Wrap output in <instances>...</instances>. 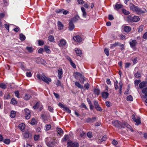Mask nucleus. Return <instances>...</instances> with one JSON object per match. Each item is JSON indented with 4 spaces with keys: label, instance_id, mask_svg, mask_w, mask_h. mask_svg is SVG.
<instances>
[{
    "label": "nucleus",
    "instance_id": "nucleus-1",
    "mask_svg": "<svg viewBox=\"0 0 147 147\" xmlns=\"http://www.w3.org/2000/svg\"><path fill=\"white\" fill-rule=\"evenodd\" d=\"M37 77L39 80H42L44 82L49 84L51 81V80L49 78H47L46 76L44 74L41 75L38 74L37 75Z\"/></svg>",
    "mask_w": 147,
    "mask_h": 147
},
{
    "label": "nucleus",
    "instance_id": "nucleus-2",
    "mask_svg": "<svg viewBox=\"0 0 147 147\" xmlns=\"http://www.w3.org/2000/svg\"><path fill=\"white\" fill-rule=\"evenodd\" d=\"M123 122H122L117 120H115L112 121V124L113 125L119 129L124 128Z\"/></svg>",
    "mask_w": 147,
    "mask_h": 147
},
{
    "label": "nucleus",
    "instance_id": "nucleus-3",
    "mask_svg": "<svg viewBox=\"0 0 147 147\" xmlns=\"http://www.w3.org/2000/svg\"><path fill=\"white\" fill-rule=\"evenodd\" d=\"M127 19L129 22H137L140 20V18L138 16H135L132 17L131 16L129 15L127 17Z\"/></svg>",
    "mask_w": 147,
    "mask_h": 147
},
{
    "label": "nucleus",
    "instance_id": "nucleus-4",
    "mask_svg": "<svg viewBox=\"0 0 147 147\" xmlns=\"http://www.w3.org/2000/svg\"><path fill=\"white\" fill-rule=\"evenodd\" d=\"M130 47L132 48L134 51L136 50V46L137 43V41L135 40H132L131 41H130L129 42Z\"/></svg>",
    "mask_w": 147,
    "mask_h": 147
},
{
    "label": "nucleus",
    "instance_id": "nucleus-5",
    "mask_svg": "<svg viewBox=\"0 0 147 147\" xmlns=\"http://www.w3.org/2000/svg\"><path fill=\"white\" fill-rule=\"evenodd\" d=\"M25 112V117L27 119H29L30 117V112L28 109H24Z\"/></svg>",
    "mask_w": 147,
    "mask_h": 147
},
{
    "label": "nucleus",
    "instance_id": "nucleus-6",
    "mask_svg": "<svg viewBox=\"0 0 147 147\" xmlns=\"http://www.w3.org/2000/svg\"><path fill=\"white\" fill-rule=\"evenodd\" d=\"M67 146L69 147H78L79 144L78 143L74 142H68Z\"/></svg>",
    "mask_w": 147,
    "mask_h": 147
},
{
    "label": "nucleus",
    "instance_id": "nucleus-7",
    "mask_svg": "<svg viewBox=\"0 0 147 147\" xmlns=\"http://www.w3.org/2000/svg\"><path fill=\"white\" fill-rule=\"evenodd\" d=\"M67 42L64 39H62L60 40L58 45L60 47H63L67 45Z\"/></svg>",
    "mask_w": 147,
    "mask_h": 147
},
{
    "label": "nucleus",
    "instance_id": "nucleus-8",
    "mask_svg": "<svg viewBox=\"0 0 147 147\" xmlns=\"http://www.w3.org/2000/svg\"><path fill=\"white\" fill-rule=\"evenodd\" d=\"M123 125L124 128L126 127L129 129V130L131 131L132 132H134V130L132 128L131 126L129 124H128L127 122L124 121L123 122Z\"/></svg>",
    "mask_w": 147,
    "mask_h": 147
},
{
    "label": "nucleus",
    "instance_id": "nucleus-9",
    "mask_svg": "<svg viewBox=\"0 0 147 147\" xmlns=\"http://www.w3.org/2000/svg\"><path fill=\"white\" fill-rule=\"evenodd\" d=\"M24 137L26 138H31L32 137V134L30 133L28 131H25L23 134Z\"/></svg>",
    "mask_w": 147,
    "mask_h": 147
},
{
    "label": "nucleus",
    "instance_id": "nucleus-10",
    "mask_svg": "<svg viewBox=\"0 0 147 147\" xmlns=\"http://www.w3.org/2000/svg\"><path fill=\"white\" fill-rule=\"evenodd\" d=\"M35 61L36 62L39 64H43L44 63V60L40 57L37 58L35 59Z\"/></svg>",
    "mask_w": 147,
    "mask_h": 147
},
{
    "label": "nucleus",
    "instance_id": "nucleus-11",
    "mask_svg": "<svg viewBox=\"0 0 147 147\" xmlns=\"http://www.w3.org/2000/svg\"><path fill=\"white\" fill-rule=\"evenodd\" d=\"M96 117H94L92 118H88L86 119V121L87 123H93L96 120Z\"/></svg>",
    "mask_w": 147,
    "mask_h": 147
},
{
    "label": "nucleus",
    "instance_id": "nucleus-12",
    "mask_svg": "<svg viewBox=\"0 0 147 147\" xmlns=\"http://www.w3.org/2000/svg\"><path fill=\"white\" fill-rule=\"evenodd\" d=\"M74 40L77 42H80L82 40V38L79 35L75 36L73 37Z\"/></svg>",
    "mask_w": 147,
    "mask_h": 147
},
{
    "label": "nucleus",
    "instance_id": "nucleus-13",
    "mask_svg": "<svg viewBox=\"0 0 147 147\" xmlns=\"http://www.w3.org/2000/svg\"><path fill=\"white\" fill-rule=\"evenodd\" d=\"M80 18L79 16L78 15H77L74 16V17L70 19L69 20L73 22V23H75L78 21Z\"/></svg>",
    "mask_w": 147,
    "mask_h": 147
},
{
    "label": "nucleus",
    "instance_id": "nucleus-14",
    "mask_svg": "<svg viewBox=\"0 0 147 147\" xmlns=\"http://www.w3.org/2000/svg\"><path fill=\"white\" fill-rule=\"evenodd\" d=\"M75 26L73 24V22L69 20V29L70 31H72L74 28Z\"/></svg>",
    "mask_w": 147,
    "mask_h": 147
},
{
    "label": "nucleus",
    "instance_id": "nucleus-15",
    "mask_svg": "<svg viewBox=\"0 0 147 147\" xmlns=\"http://www.w3.org/2000/svg\"><path fill=\"white\" fill-rule=\"evenodd\" d=\"M138 13H144V12L138 7L136 6L134 11Z\"/></svg>",
    "mask_w": 147,
    "mask_h": 147
},
{
    "label": "nucleus",
    "instance_id": "nucleus-16",
    "mask_svg": "<svg viewBox=\"0 0 147 147\" xmlns=\"http://www.w3.org/2000/svg\"><path fill=\"white\" fill-rule=\"evenodd\" d=\"M57 24L58 29L59 30H61L63 29L64 26L61 22L58 21L57 22Z\"/></svg>",
    "mask_w": 147,
    "mask_h": 147
},
{
    "label": "nucleus",
    "instance_id": "nucleus-17",
    "mask_svg": "<svg viewBox=\"0 0 147 147\" xmlns=\"http://www.w3.org/2000/svg\"><path fill=\"white\" fill-rule=\"evenodd\" d=\"M123 7V5L122 4H119L117 3L115 5L114 9L116 10L122 8Z\"/></svg>",
    "mask_w": 147,
    "mask_h": 147
},
{
    "label": "nucleus",
    "instance_id": "nucleus-18",
    "mask_svg": "<svg viewBox=\"0 0 147 147\" xmlns=\"http://www.w3.org/2000/svg\"><path fill=\"white\" fill-rule=\"evenodd\" d=\"M121 43L119 42H115V43L113 44H111L110 45V48L111 49H112L113 48L117 46H119Z\"/></svg>",
    "mask_w": 147,
    "mask_h": 147
},
{
    "label": "nucleus",
    "instance_id": "nucleus-19",
    "mask_svg": "<svg viewBox=\"0 0 147 147\" xmlns=\"http://www.w3.org/2000/svg\"><path fill=\"white\" fill-rule=\"evenodd\" d=\"M147 83L146 81H143L141 82L139 84V87L140 88L142 89L145 87Z\"/></svg>",
    "mask_w": 147,
    "mask_h": 147
},
{
    "label": "nucleus",
    "instance_id": "nucleus-20",
    "mask_svg": "<svg viewBox=\"0 0 147 147\" xmlns=\"http://www.w3.org/2000/svg\"><path fill=\"white\" fill-rule=\"evenodd\" d=\"M75 51L76 52L77 56H81L82 55V51L79 49L76 48L75 49Z\"/></svg>",
    "mask_w": 147,
    "mask_h": 147
},
{
    "label": "nucleus",
    "instance_id": "nucleus-21",
    "mask_svg": "<svg viewBox=\"0 0 147 147\" xmlns=\"http://www.w3.org/2000/svg\"><path fill=\"white\" fill-rule=\"evenodd\" d=\"M58 77L59 79H61L62 77V75L63 74L62 70L61 68H59L58 70Z\"/></svg>",
    "mask_w": 147,
    "mask_h": 147
},
{
    "label": "nucleus",
    "instance_id": "nucleus-22",
    "mask_svg": "<svg viewBox=\"0 0 147 147\" xmlns=\"http://www.w3.org/2000/svg\"><path fill=\"white\" fill-rule=\"evenodd\" d=\"M123 29L125 32L127 33L130 32L131 30V27L127 26H124Z\"/></svg>",
    "mask_w": 147,
    "mask_h": 147
},
{
    "label": "nucleus",
    "instance_id": "nucleus-23",
    "mask_svg": "<svg viewBox=\"0 0 147 147\" xmlns=\"http://www.w3.org/2000/svg\"><path fill=\"white\" fill-rule=\"evenodd\" d=\"M75 84L76 86L78 88L82 89L84 88L83 86L81 85L79 82H76L75 83Z\"/></svg>",
    "mask_w": 147,
    "mask_h": 147
},
{
    "label": "nucleus",
    "instance_id": "nucleus-24",
    "mask_svg": "<svg viewBox=\"0 0 147 147\" xmlns=\"http://www.w3.org/2000/svg\"><path fill=\"white\" fill-rule=\"evenodd\" d=\"M49 47L48 46L45 45L44 46V50L47 53H50L51 52V51L49 49Z\"/></svg>",
    "mask_w": 147,
    "mask_h": 147
},
{
    "label": "nucleus",
    "instance_id": "nucleus-25",
    "mask_svg": "<svg viewBox=\"0 0 147 147\" xmlns=\"http://www.w3.org/2000/svg\"><path fill=\"white\" fill-rule=\"evenodd\" d=\"M18 126L19 128L22 131H24L25 126V124L24 123H22L20 124Z\"/></svg>",
    "mask_w": 147,
    "mask_h": 147
},
{
    "label": "nucleus",
    "instance_id": "nucleus-26",
    "mask_svg": "<svg viewBox=\"0 0 147 147\" xmlns=\"http://www.w3.org/2000/svg\"><path fill=\"white\" fill-rule=\"evenodd\" d=\"M109 95V94L107 92H104L102 93V96L104 98H107Z\"/></svg>",
    "mask_w": 147,
    "mask_h": 147
},
{
    "label": "nucleus",
    "instance_id": "nucleus-27",
    "mask_svg": "<svg viewBox=\"0 0 147 147\" xmlns=\"http://www.w3.org/2000/svg\"><path fill=\"white\" fill-rule=\"evenodd\" d=\"M57 132L58 134L60 135H62L63 133V131L62 129L61 128H57Z\"/></svg>",
    "mask_w": 147,
    "mask_h": 147
},
{
    "label": "nucleus",
    "instance_id": "nucleus-28",
    "mask_svg": "<svg viewBox=\"0 0 147 147\" xmlns=\"http://www.w3.org/2000/svg\"><path fill=\"white\" fill-rule=\"evenodd\" d=\"M31 97V96L30 94H25L23 98L25 100H27L29 99Z\"/></svg>",
    "mask_w": 147,
    "mask_h": 147
},
{
    "label": "nucleus",
    "instance_id": "nucleus-29",
    "mask_svg": "<svg viewBox=\"0 0 147 147\" xmlns=\"http://www.w3.org/2000/svg\"><path fill=\"white\" fill-rule=\"evenodd\" d=\"M134 121L136 123V125H137L140 124L141 123L140 119V117H138L137 118H136V119H135Z\"/></svg>",
    "mask_w": 147,
    "mask_h": 147
},
{
    "label": "nucleus",
    "instance_id": "nucleus-30",
    "mask_svg": "<svg viewBox=\"0 0 147 147\" xmlns=\"http://www.w3.org/2000/svg\"><path fill=\"white\" fill-rule=\"evenodd\" d=\"M81 9L82 12V15L84 17H86L87 15V13L85 10L84 8L83 7H81Z\"/></svg>",
    "mask_w": 147,
    "mask_h": 147
},
{
    "label": "nucleus",
    "instance_id": "nucleus-31",
    "mask_svg": "<svg viewBox=\"0 0 147 147\" xmlns=\"http://www.w3.org/2000/svg\"><path fill=\"white\" fill-rule=\"evenodd\" d=\"M10 103L11 104L13 105L16 104L18 103L16 101L15 98H12Z\"/></svg>",
    "mask_w": 147,
    "mask_h": 147
},
{
    "label": "nucleus",
    "instance_id": "nucleus-32",
    "mask_svg": "<svg viewBox=\"0 0 147 147\" xmlns=\"http://www.w3.org/2000/svg\"><path fill=\"white\" fill-rule=\"evenodd\" d=\"M119 93L121 94L122 93V89L123 86V83L121 81H120L119 82Z\"/></svg>",
    "mask_w": 147,
    "mask_h": 147
},
{
    "label": "nucleus",
    "instance_id": "nucleus-33",
    "mask_svg": "<svg viewBox=\"0 0 147 147\" xmlns=\"http://www.w3.org/2000/svg\"><path fill=\"white\" fill-rule=\"evenodd\" d=\"M20 39L21 40H24L25 39V36L23 35L22 34H20Z\"/></svg>",
    "mask_w": 147,
    "mask_h": 147
},
{
    "label": "nucleus",
    "instance_id": "nucleus-34",
    "mask_svg": "<svg viewBox=\"0 0 147 147\" xmlns=\"http://www.w3.org/2000/svg\"><path fill=\"white\" fill-rule=\"evenodd\" d=\"M80 138H83L85 133L82 129H80Z\"/></svg>",
    "mask_w": 147,
    "mask_h": 147
},
{
    "label": "nucleus",
    "instance_id": "nucleus-35",
    "mask_svg": "<svg viewBox=\"0 0 147 147\" xmlns=\"http://www.w3.org/2000/svg\"><path fill=\"white\" fill-rule=\"evenodd\" d=\"M51 126L50 124H47L45 126V130L46 131L49 130L51 128Z\"/></svg>",
    "mask_w": 147,
    "mask_h": 147
},
{
    "label": "nucleus",
    "instance_id": "nucleus-36",
    "mask_svg": "<svg viewBox=\"0 0 147 147\" xmlns=\"http://www.w3.org/2000/svg\"><path fill=\"white\" fill-rule=\"evenodd\" d=\"M94 92L95 94L98 96L100 93V90L98 89H94Z\"/></svg>",
    "mask_w": 147,
    "mask_h": 147
},
{
    "label": "nucleus",
    "instance_id": "nucleus-37",
    "mask_svg": "<svg viewBox=\"0 0 147 147\" xmlns=\"http://www.w3.org/2000/svg\"><path fill=\"white\" fill-rule=\"evenodd\" d=\"M129 6L131 9L134 11L135 9V7H136V6L132 3H131L129 5Z\"/></svg>",
    "mask_w": 147,
    "mask_h": 147
},
{
    "label": "nucleus",
    "instance_id": "nucleus-38",
    "mask_svg": "<svg viewBox=\"0 0 147 147\" xmlns=\"http://www.w3.org/2000/svg\"><path fill=\"white\" fill-rule=\"evenodd\" d=\"M142 92L144 94L145 96H147V87L144 88L142 90Z\"/></svg>",
    "mask_w": 147,
    "mask_h": 147
},
{
    "label": "nucleus",
    "instance_id": "nucleus-39",
    "mask_svg": "<svg viewBox=\"0 0 147 147\" xmlns=\"http://www.w3.org/2000/svg\"><path fill=\"white\" fill-rule=\"evenodd\" d=\"M0 87L3 89H5L7 88V86L4 83H1L0 84Z\"/></svg>",
    "mask_w": 147,
    "mask_h": 147
},
{
    "label": "nucleus",
    "instance_id": "nucleus-40",
    "mask_svg": "<svg viewBox=\"0 0 147 147\" xmlns=\"http://www.w3.org/2000/svg\"><path fill=\"white\" fill-rule=\"evenodd\" d=\"M127 101H131L133 100V98L131 95H129L126 98Z\"/></svg>",
    "mask_w": 147,
    "mask_h": 147
},
{
    "label": "nucleus",
    "instance_id": "nucleus-41",
    "mask_svg": "<svg viewBox=\"0 0 147 147\" xmlns=\"http://www.w3.org/2000/svg\"><path fill=\"white\" fill-rule=\"evenodd\" d=\"M48 39L50 42H53L54 40V37L52 35L49 36L48 37Z\"/></svg>",
    "mask_w": 147,
    "mask_h": 147
},
{
    "label": "nucleus",
    "instance_id": "nucleus-42",
    "mask_svg": "<svg viewBox=\"0 0 147 147\" xmlns=\"http://www.w3.org/2000/svg\"><path fill=\"white\" fill-rule=\"evenodd\" d=\"M16 116V112L15 111H12L11 112L10 117L12 118H13Z\"/></svg>",
    "mask_w": 147,
    "mask_h": 147
},
{
    "label": "nucleus",
    "instance_id": "nucleus-43",
    "mask_svg": "<svg viewBox=\"0 0 147 147\" xmlns=\"http://www.w3.org/2000/svg\"><path fill=\"white\" fill-rule=\"evenodd\" d=\"M26 49L30 53L33 51V49L31 47H26Z\"/></svg>",
    "mask_w": 147,
    "mask_h": 147
},
{
    "label": "nucleus",
    "instance_id": "nucleus-44",
    "mask_svg": "<svg viewBox=\"0 0 147 147\" xmlns=\"http://www.w3.org/2000/svg\"><path fill=\"white\" fill-rule=\"evenodd\" d=\"M80 78H81L79 79V80L81 83L83 84L84 83V81L85 80L84 77V76H82V77H81Z\"/></svg>",
    "mask_w": 147,
    "mask_h": 147
},
{
    "label": "nucleus",
    "instance_id": "nucleus-45",
    "mask_svg": "<svg viewBox=\"0 0 147 147\" xmlns=\"http://www.w3.org/2000/svg\"><path fill=\"white\" fill-rule=\"evenodd\" d=\"M134 76L136 78H139L141 76V74L140 72L138 71L135 74Z\"/></svg>",
    "mask_w": 147,
    "mask_h": 147
},
{
    "label": "nucleus",
    "instance_id": "nucleus-46",
    "mask_svg": "<svg viewBox=\"0 0 147 147\" xmlns=\"http://www.w3.org/2000/svg\"><path fill=\"white\" fill-rule=\"evenodd\" d=\"M36 122L35 119L34 118H33L31 121L30 124L32 125H34L35 124Z\"/></svg>",
    "mask_w": 147,
    "mask_h": 147
},
{
    "label": "nucleus",
    "instance_id": "nucleus-47",
    "mask_svg": "<svg viewBox=\"0 0 147 147\" xmlns=\"http://www.w3.org/2000/svg\"><path fill=\"white\" fill-rule=\"evenodd\" d=\"M39 107V103L37 102L33 107L34 109H37Z\"/></svg>",
    "mask_w": 147,
    "mask_h": 147
},
{
    "label": "nucleus",
    "instance_id": "nucleus-48",
    "mask_svg": "<svg viewBox=\"0 0 147 147\" xmlns=\"http://www.w3.org/2000/svg\"><path fill=\"white\" fill-rule=\"evenodd\" d=\"M104 51L105 53L107 56H108L109 55V53L108 49L105 48V49Z\"/></svg>",
    "mask_w": 147,
    "mask_h": 147
},
{
    "label": "nucleus",
    "instance_id": "nucleus-49",
    "mask_svg": "<svg viewBox=\"0 0 147 147\" xmlns=\"http://www.w3.org/2000/svg\"><path fill=\"white\" fill-rule=\"evenodd\" d=\"M44 41L41 40H38V45L39 46H42L44 45Z\"/></svg>",
    "mask_w": 147,
    "mask_h": 147
},
{
    "label": "nucleus",
    "instance_id": "nucleus-50",
    "mask_svg": "<svg viewBox=\"0 0 147 147\" xmlns=\"http://www.w3.org/2000/svg\"><path fill=\"white\" fill-rule=\"evenodd\" d=\"M95 108L98 111H102V109L101 107L99 106V105L98 106H96Z\"/></svg>",
    "mask_w": 147,
    "mask_h": 147
},
{
    "label": "nucleus",
    "instance_id": "nucleus-51",
    "mask_svg": "<svg viewBox=\"0 0 147 147\" xmlns=\"http://www.w3.org/2000/svg\"><path fill=\"white\" fill-rule=\"evenodd\" d=\"M143 28H144L143 25L140 26L138 29V32H141L142 31V30L143 29Z\"/></svg>",
    "mask_w": 147,
    "mask_h": 147
},
{
    "label": "nucleus",
    "instance_id": "nucleus-52",
    "mask_svg": "<svg viewBox=\"0 0 147 147\" xmlns=\"http://www.w3.org/2000/svg\"><path fill=\"white\" fill-rule=\"evenodd\" d=\"M10 95L9 94H6L4 95V98L5 99H7L10 98Z\"/></svg>",
    "mask_w": 147,
    "mask_h": 147
},
{
    "label": "nucleus",
    "instance_id": "nucleus-53",
    "mask_svg": "<svg viewBox=\"0 0 147 147\" xmlns=\"http://www.w3.org/2000/svg\"><path fill=\"white\" fill-rule=\"evenodd\" d=\"M47 146L49 147H52L54 145L53 142H49L47 143Z\"/></svg>",
    "mask_w": 147,
    "mask_h": 147
},
{
    "label": "nucleus",
    "instance_id": "nucleus-54",
    "mask_svg": "<svg viewBox=\"0 0 147 147\" xmlns=\"http://www.w3.org/2000/svg\"><path fill=\"white\" fill-rule=\"evenodd\" d=\"M69 138V136L67 135H65L63 138V140L64 141H66Z\"/></svg>",
    "mask_w": 147,
    "mask_h": 147
},
{
    "label": "nucleus",
    "instance_id": "nucleus-55",
    "mask_svg": "<svg viewBox=\"0 0 147 147\" xmlns=\"http://www.w3.org/2000/svg\"><path fill=\"white\" fill-rule=\"evenodd\" d=\"M15 95L18 98H20L19 93L18 91H16L14 92Z\"/></svg>",
    "mask_w": 147,
    "mask_h": 147
},
{
    "label": "nucleus",
    "instance_id": "nucleus-56",
    "mask_svg": "<svg viewBox=\"0 0 147 147\" xmlns=\"http://www.w3.org/2000/svg\"><path fill=\"white\" fill-rule=\"evenodd\" d=\"M122 11H123V12L125 15H128L130 13L129 11L124 9H123Z\"/></svg>",
    "mask_w": 147,
    "mask_h": 147
},
{
    "label": "nucleus",
    "instance_id": "nucleus-57",
    "mask_svg": "<svg viewBox=\"0 0 147 147\" xmlns=\"http://www.w3.org/2000/svg\"><path fill=\"white\" fill-rule=\"evenodd\" d=\"M89 84L87 83L84 85V87L86 90H88L89 88Z\"/></svg>",
    "mask_w": 147,
    "mask_h": 147
},
{
    "label": "nucleus",
    "instance_id": "nucleus-58",
    "mask_svg": "<svg viewBox=\"0 0 147 147\" xmlns=\"http://www.w3.org/2000/svg\"><path fill=\"white\" fill-rule=\"evenodd\" d=\"M3 142L5 144H9L10 143V140L9 139H5L4 140Z\"/></svg>",
    "mask_w": 147,
    "mask_h": 147
},
{
    "label": "nucleus",
    "instance_id": "nucleus-59",
    "mask_svg": "<svg viewBox=\"0 0 147 147\" xmlns=\"http://www.w3.org/2000/svg\"><path fill=\"white\" fill-rule=\"evenodd\" d=\"M120 47H121V48L120 49V50L121 51H123L125 49L124 48L125 45L123 44H121L120 43V45H119Z\"/></svg>",
    "mask_w": 147,
    "mask_h": 147
},
{
    "label": "nucleus",
    "instance_id": "nucleus-60",
    "mask_svg": "<svg viewBox=\"0 0 147 147\" xmlns=\"http://www.w3.org/2000/svg\"><path fill=\"white\" fill-rule=\"evenodd\" d=\"M108 18L109 20H113L114 18L112 15L109 14L108 16Z\"/></svg>",
    "mask_w": 147,
    "mask_h": 147
},
{
    "label": "nucleus",
    "instance_id": "nucleus-61",
    "mask_svg": "<svg viewBox=\"0 0 147 147\" xmlns=\"http://www.w3.org/2000/svg\"><path fill=\"white\" fill-rule=\"evenodd\" d=\"M71 62H70V64L74 68H76V66L75 63H74L72 60H71Z\"/></svg>",
    "mask_w": 147,
    "mask_h": 147
},
{
    "label": "nucleus",
    "instance_id": "nucleus-62",
    "mask_svg": "<svg viewBox=\"0 0 147 147\" xmlns=\"http://www.w3.org/2000/svg\"><path fill=\"white\" fill-rule=\"evenodd\" d=\"M64 109L65 111L68 112L69 113H71V110L66 106H65V107Z\"/></svg>",
    "mask_w": 147,
    "mask_h": 147
},
{
    "label": "nucleus",
    "instance_id": "nucleus-63",
    "mask_svg": "<svg viewBox=\"0 0 147 147\" xmlns=\"http://www.w3.org/2000/svg\"><path fill=\"white\" fill-rule=\"evenodd\" d=\"M58 105L61 108H62L63 109L65 108V107L66 106L65 105L63 104L60 102L58 104Z\"/></svg>",
    "mask_w": 147,
    "mask_h": 147
},
{
    "label": "nucleus",
    "instance_id": "nucleus-64",
    "mask_svg": "<svg viewBox=\"0 0 147 147\" xmlns=\"http://www.w3.org/2000/svg\"><path fill=\"white\" fill-rule=\"evenodd\" d=\"M143 38L144 39H147V32H145L143 35Z\"/></svg>",
    "mask_w": 147,
    "mask_h": 147
}]
</instances>
